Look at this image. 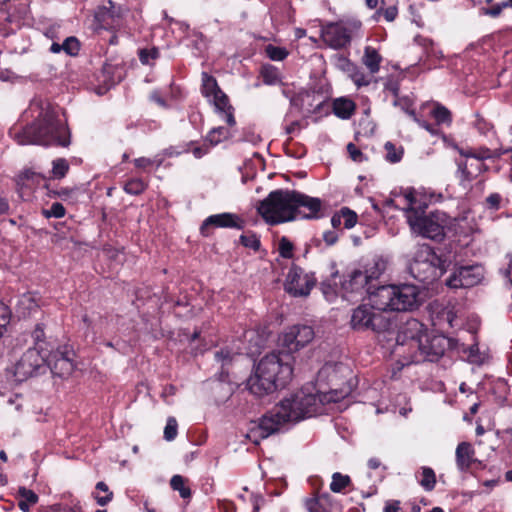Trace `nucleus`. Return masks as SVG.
Returning <instances> with one entry per match:
<instances>
[{"label":"nucleus","instance_id":"nucleus-1","mask_svg":"<svg viewBox=\"0 0 512 512\" xmlns=\"http://www.w3.org/2000/svg\"><path fill=\"white\" fill-rule=\"evenodd\" d=\"M325 400V395L301 389L284 398L265 414L259 425L250 431L248 437L258 444V438L265 439L269 437L279 431L286 423H296L321 413Z\"/></svg>","mask_w":512,"mask_h":512},{"label":"nucleus","instance_id":"nucleus-2","mask_svg":"<svg viewBox=\"0 0 512 512\" xmlns=\"http://www.w3.org/2000/svg\"><path fill=\"white\" fill-rule=\"evenodd\" d=\"M403 200V212L412 233L438 242L445 238L453 224L447 213L440 210L426 213V199L413 189L405 190Z\"/></svg>","mask_w":512,"mask_h":512},{"label":"nucleus","instance_id":"nucleus-3","mask_svg":"<svg viewBox=\"0 0 512 512\" xmlns=\"http://www.w3.org/2000/svg\"><path fill=\"white\" fill-rule=\"evenodd\" d=\"M37 119L16 134V140L21 145L37 144L43 146L70 145V131L65 121L60 118V110L49 102L40 106Z\"/></svg>","mask_w":512,"mask_h":512},{"label":"nucleus","instance_id":"nucleus-4","mask_svg":"<svg viewBox=\"0 0 512 512\" xmlns=\"http://www.w3.org/2000/svg\"><path fill=\"white\" fill-rule=\"evenodd\" d=\"M385 269L386 262L383 259L375 258L366 263L363 268L354 269L344 275L340 280L338 290L333 287L337 286L335 282L336 274L333 275L331 280L322 283L323 293L329 301L337 294L348 301L362 299L366 295H369L371 300V294L374 292L372 289L375 287L374 282L379 279Z\"/></svg>","mask_w":512,"mask_h":512},{"label":"nucleus","instance_id":"nucleus-5","mask_svg":"<svg viewBox=\"0 0 512 512\" xmlns=\"http://www.w3.org/2000/svg\"><path fill=\"white\" fill-rule=\"evenodd\" d=\"M292 361L293 357L282 350L264 356L247 380L250 392L263 396L285 387L292 378Z\"/></svg>","mask_w":512,"mask_h":512},{"label":"nucleus","instance_id":"nucleus-6","mask_svg":"<svg viewBox=\"0 0 512 512\" xmlns=\"http://www.w3.org/2000/svg\"><path fill=\"white\" fill-rule=\"evenodd\" d=\"M371 303L378 311L408 312L421 305V291L413 284H391L376 288Z\"/></svg>","mask_w":512,"mask_h":512},{"label":"nucleus","instance_id":"nucleus-7","mask_svg":"<svg viewBox=\"0 0 512 512\" xmlns=\"http://www.w3.org/2000/svg\"><path fill=\"white\" fill-rule=\"evenodd\" d=\"M294 199V190H274L259 202L257 211L270 225L292 221L296 218Z\"/></svg>","mask_w":512,"mask_h":512},{"label":"nucleus","instance_id":"nucleus-8","mask_svg":"<svg viewBox=\"0 0 512 512\" xmlns=\"http://www.w3.org/2000/svg\"><path fill=\"white\" fill-rule=\"evenodd\" d=\"M444 261L427 244L420 245L409 264L410 275L422 283H431L445 272Z\"/></svg>","mask_w":512,"mask_h":512},{"label":"nucleus","instance_id":"nucleus-9","mask_svg":"<svg viewBox=\"0 0 512 512\" xmlns=\"http://www.w3.org/2000/svg\"><path fill=\"white\" fill-rule=\"evenodd\" d=\"M377 308L371 303L361 304L352 310L350 325L355 331L371 330L376 333L386 332L396 327L395 322L383 311L375 312Z\"/></svg>","mask_w":512,"mask_h":512},{"label":"nucleus","instance_id":"nucleus-10","mask_svg":"<svg viewBox=\"0 0 512 512\" xmlns=\"http://www.w3.org/2000/svg\"><path fill=\"white\" fill-rule=\"evenodd\" d=\"M361 26V22L356 19L330 22L322 27L321 38L329 47L341 49L350 44L352 36Z\"/></svg>","mask_w":512,"mask_h":512},{"label":"nucleus","instance_id":"nucleus-11","mask_svg":"<svg viewBox=\"0 0 512 512\" xmlns=\"http://www.w3.org/2000/svg\"><path fill=\"white\" fill-rule=\"evenodd\" d=\"M449 340L443 335L425 334L422 340L414 342V351L411 353V362L437 361L448 347Z\"/></svg>","mask_w":512,"mask_h":512},{"label":"nucleus","instance_id":"nucleus-12","mask_svg":"<svg viewBox=\"0 0 512 512\" xmlns=\"http://www.w3.org/2000/svg\"><path fill=\"white\" fill-rule=\"evenodd\" d=\"M202 94L213 102L216 110L223 114V119L229 126L236 124L233 107L227 95L219 88L216 79L205 72L202 73Z\"/></svg>","mask_w":512,"mask_h":512},{"label":"nucleus","instance_id":"nucleus-13","mask_svg":"<svg viewBox=\"0 0 512 512\" xmlns=\"http://www.w3.org/2000/svg\"><path fill=\"white\" fill-rule=\"evenodd\" d=\"M46 361L47 352L39 348H29L16 363L14 375L17 380L24 381L29 377L37 375L41 370H45Z\"/></svg>","mask_w":512,"mask_h":512},{"label":"nucleus","instance_id":"nucleus-14","mask_svg":"<svg viewBox=\"0 0 512 512\" xmlns=\"http://www.w3.org/2000/svg\"><path fill=\"white\" fill-rule=\"evenodd\" d=\"M314 338V331L308 325H293L289 327L279 338L282 351L291 355L300 348L306 346Z\"/></svg>","mask_w":512,"mask_h":512},{"label":"nucleus","instance_id":"nucleus-15","mask_svg":"<svg viewBox=\"0 0 512 512\" xmlns=\"http://www.w3.org/2000/svg\"><path fill=\"white\" fill-rule=\"evenodd\" d=\"M315 285V279L312 275L305 273L304 270L293 265L285 279V291L294 297L309 295Z\"/></svg>","mask_w":512,"mask_h":512},{"label":"nucleus","instance_id":"nucleus-16","mask_svg":"<svg viewBox=\"0 0 512 512\" xmlns=\"http://www.w3.org/2000/svg\"><path fill=\"white\" fill-rule=\"evenodd\" d=\"M484 278V268L481 265L457 267L447 278L446 285L453 289L469 288L479 284Z\"/></svg>","mask_w":512,"mask_h":512},{"label":"nucleus","instance_id":"nucleus-17","mask_svg":"<svg viewBox=\"0 0 512 512\" xmlns=\"http://www.w3.org/2000/svg\"><path fill=\"white\" fill-rule=\"evenodd\" d=\"M74 353L66 347L49 351L47 354L46 366H48L53 375L64 378L72 374L75 365L73 361Z\"/></svg>","mask_w":512,"mask_h":512},{"label":"nucleus","instance_id":"nucleus-18","mask_svg":"<svg viewBox=\"0 0 512 512\" xmlns=\"http://www.w3.org/2000/svg\"><path fill=\"white\" fill-rule=\"evenodd\" d=\"M425 334L424 325L417 319L411 318L401 326L396 342L401 347L408 346L410 353H412L416 348L414 347V342L422 340Z\"/></svg>","mask_w":512,"mask_h":512},{"label":"nucleus","instance_id":"nucleus-19","mask_svg":"<svg viewBox=\"0 0 512 512\" xmlns=\"http://www.w3.org/2000/svg\"><path fill=\"white\" fill-rule=\"evenodd\" d=\"M295 215L305 219H315L320 215L322 201L294 190Z\"/></svg>","mask_w":512,"mask_h":512},{"label":"nucleus","instance_id":"nucleus-20","mask_svg":"<svg viewBox=\"0 0 512 512\" xmlns=\"http://www.w3.org/2000/svg\"><path fill=\"white\" fill-rule=\"evenodd\" d=\"M217 228H236L242 229L244 227V221L234 213H220L214 214L207 217L202 223L200 230L205 236L208 235L207 229L210 227Z\"/></svg>","mask_w":512,"mask_h":512},{"label":"nucleus","instance_id":"nucleus-21","mask_svg":"<svg viewBox=\"0 0 512 512\" xmlns=\"http://www.w3.org/2000/svg\"><path fill=\"white\" fill-rule=\"evenodd\" d=\"M456 466L460 472H468L473 464L481 462L475 457V449L469 442H461L455 451Z\"/></svg>","mask_w":512,"mask_h":512},{"label":"nucleus","instance_id":"nucleus-22","mask_svg":"<svg viewBox=\"0 0 512 512\" xmlns=\"http://www.w3.org/2000/svg\"><path fill=\"white\" fill-rule=\"evenodd\" d=\"M110 7H99L95 13V20L102 29L110 30L119 26V14L114 11V5L109 1Z\"/></svg>","mask_w":512,"mask_h":512},{"label":"nucleus","instance_id":"nucleus-23","mask_svg":"<svg viewBox=\"0 0 512 512\" xmlns=\"http://www.w3.org/2000/svg\"><path fill=\"white\" fill-rule=\"evenodd\" d=\"M334 504L333 498L328 493H317L305 500L308 512H332Z\"/></svg>","mask_w":512,"mask_h":512},{"label":"nucleus","instance_id":"nucleus-24","mask_svg":"<svg viewBox=\"0 0 512 512\" xmlns=\"http://www.w3.org/2000/svg\"><path fill=\"white\" fill-rule=\"evenodd\" d=\"M39 175L31 170H26L18 175L16 179L17 190L23 200H28L34 184L38 183Z\"/></svg>","mask_w":512,"mask_h":512},{"label":"nucleus","instance_id":"nucleus-25","mask_svg":"<svg viewBox=\"0 0 512 512\" xmlns=\"http://www.w3.org/2000/svg\"><path fill=\"white\" fill-rule=\"evenodd\" d=\"M36 308H38V299L33 293H24L18 297L16 302V311L21 316H28Z\"/></svg>","mask_w":512,"mask_h":512},{"label":"nucleus","instance_id":"nucleus-26","mask_svg":"<svg viewBox=\"0 0 512 512\" xmlns=\"http://www.w3.org/2000/svg\"><path fill=\"white\" fill-rule=\"evenodd\" d=\"M457 167V174L461 181H471L480 173L482 163L476 162L475 165L471 163L469 167L467 161L459 160Z\"/></svg>","mask_w":512,"mask_h":512},{"label":"nucleus","instance_id":"nucleus-27","mask_svg":"<svg viewBox=\"0 0 512 512\" xmlns=\"http://www.w3.org/2000/svg\"><path fill=\"white\" fill-rule=\"evenodd\" d=\"M333 112L341 119H349L355 112V103L346 98H338L333 102Z\"/></svg>","mask_w":512,"mask_h":512},{"label":"nucleus","instance_id":"nucleus-28","mask_svg":"<svg viewBox=\"0 0 512 512\" xmlns=\"http://www.w3.org/2000/svg\"><path fill=\"white\" fill-rule=\"evenodd\" d=\"M362 61L371 74H375L380 69L382 57L375 48L367 46L364 50Z\"/></svg>","mask_w":512,"mask_h":512},{"label":"nucleus","instance_id":"nucleus-29","mask_svg":"<svg viewBox=\"0 0 512 512\" xmlns=\"http://www.w3.org/2000/svg\"><path fill=\"white\" fill-rule=\"evenodd\" d=\"M260 76L266 85H278L282 82L279 69L271 64L262 65Z\"/></svg>","mask_w":512,"mask_h":512},{"label":"nucleus","instance_id":"nucleus-30","mask_svg":"<svg viewBox=\"0 0 512 512\" xmlns=\"http://www.w3.org/2000/svg\"><path fill=\"white\" fill-rule=\"evenodd\" d=\"M18 495L20 497L18 506L23 512H29L30 506L36 504L38 501L37 494L25 487H20L18 489Z\"/></svg>","mask_w":512,"mask_h":512},{"label":"nucleus","instance_id":"nucleus-31","mask_svg":"<svg viewBox=\"0 0 512 512\" xmlns=\"http://www.w3.org/2000/svg\"><path fill=\"white\" fill-rule=\"evenodd\" d=\"M231 136L232 134L229 129L225 127H215L207 133L205 142H208L209 146H216L222 141L229 139Z\"/></svg>","mask_w":512,"mask_h":512},{"label":"nucleus","instance_id":"nucleus-32","mask_svg":"<svg viewBox=\"0 0 512 512\" xmlns=\"http://www.w3.org/2000/svg\"><path fill=\"white\" fill-rule=\"evenodd\" d=\"M419 484L426 491H432L436 484V475L432 468L422 467L420 472Z\"/></svg>","mask_w":512,"mask_h":512},{"label":"nucleus","instance_id":"nucleus-33","mask_svg":"<svg viewBox=\"0 0 512 512\" xmlns=\"http://www.w3.org/2000/svg\"><path fill=\"white\" fill-rule=\"evenodd\" d=\"M186 479L181 475H174L170 480L173 490L178 491L183 499L190 498L191 490L185 485Z\"/></svg>","mask_w":512,"mask_h":512},{"label":"nucleus","instance_id":"nucleus-34","mask_svg":"<svg viewBox=\"0 0 512 512\" xmlns=\"http://www.w3.org/2000/svg\"><path fill=\"white\" fill-rule=\"evenodd\" d=\"M32 337L34 340V347L33 348H39L42 351L49 352V344L45 341V332H44V326L43 324H37L33 333Z\"/></svg>","mask_w":512,"mask_h":512},{"label":"nucleus","instance_id":"nucleus-35","mask_svg":"<svg viewBox=\"0 0 512 512\" xmlns=\"http://www.w3.org/2000/svg\"><path fill=\"white\" fill-rule=\"evenodd\" d=\"M350 482L351 479L348 475H343L339 472H336L332 475L330 489L335 493H340L350 484Z\"/></svg>","mask_w":512,"mask_h":512},{"label":"nucleus","instance_id":"nucleus-36","mask_svg":"<svg viewBox=\"0 0 512 512\" xmlns=\"http://www.w3.org/2000/svg\"><path fill=\"white\" fill-rule=\"evenodd\" d=\"M69 171V163L64 158H57L52 162V175L55 179H62Z\"/></svg>","mask_w":512,"mask_h":512},{"label":"nucleus","instance_id":"nucleus-37","mask_svg":"<svg viewBox=\"0 0 512 512\" xmlns=\"http://www.w3.org/2000/svg\"><path fill=\"white\" fill-rule=\"evenodd\" d=\"M386 150L385 159L390 163H397L403 157V148L396 147L392 142H386L384 145Z\"/></svg>","mask_w":512,"mask_h":512},{"label":"nucleus","instance_id":"nucleus-38","mask_svg":"<svg viewBox=\"0 0 512 512\" xmlns=\"http://www.w3.org/2000/svg\"><path fill=\"white\" fill-rule=\"evenodd\" d=\"M147 187V184L139 178L130 179L124 185V190L126 193L131 195H139L141 194Z\"/></svg>","mask_w":512,"mask_h":512},{"label":"nucleus","instance_id":"nucleus-39","mask_svg":"<svg viewBox=\"0 0 512 512\" xmlns=\"http://www.w3.org/2000/svg\"><path fill=\"white\" fill-rule=\"evenodd\" d=\"M340 216L342 217L343 226L345 229L353 228L358 220L357 214L349 209L348 207H343L339 210Z\"/></svg>","mask_w":512,"mask_h":512},{"label":"nucleus","instance_id":"nucleus-40","mask_svg":"<svg viewBox=\"0 0 512 512\" xmlns=\"http://www.w3.org/2000/svg\"><path fill=\"white\" fill-rule=\"evenodd\" d=\"M431 114L435 118L437 123H450L451 122L450 111L442 105L437 104L431 111Z\"/></svg>","mask_w":512,"mask_h":512},{"label":"nucleus","instance_id":"nucleus-41","mask_svg":"<svg viewBox=\"0 0 512 512\" xmlns=\"http://www.w3.org/2000/svg\"><path fill=\"white\" fill-rule=\"evenodd\" d=\"M237 355V352H233L229 348H222L215 353V359L224 367L230 364Z\"/></svg>","mask_w":512,"mask_h":512},{"label":"nucleus","instance_id":"nucleus-42","mask_svg":"<svg viewBox=\"0 0 512 512\" xmlns=\"http://www.w3.org/2000/svg\"><path fill=\"white\" fill-rule=\"evenodd\" d=\"M65 212H66V210H65L64 206L59 202H55L51 205V207L49 209H43L42 215L47 219L62 218V217H64Z\"/></svg>","mask_w":512,"mask_h":512},{"label":"nucleus","instance_id":"nucleus-43","mask_svg":"<svg viewBox=\"0 0 512 512\" xmlns=\"http://www.w3.org/2000/svg\"><path fill=\"white\" fill-rule=\"evenodd\" d=\"M62 48L65 53L70 56H76L80 50V42L76 37H68L62 43Z\"/></svg>","mask_w":512,"mask_h":512},{"label":"nucleus","instance_id":"nucleus-44","mask_svg":"<svg viewBox=\"0 0 512 512\" xmlns=\"http://www.w3.org/2000/svg\"><path fill=\"white\" fill-rule=\"evenodd\" d=\"M96 489L105 493V496H95L97 503L100 506L107 505L113 498V492L109 491L108 486L102 481L96 484Z\"/></svg>","mask_w":512,"mask_h":512},{"label":"nucleus","instance_id":"nucleus-45","mask_svg":"<svg viewBox=\"0 0 512 512\" xmlns=\"http://www.w3.org/2000/svg\"><path fill=\"white\" fill-rule=\"evenodd\" d=\"M266 54L273 61H282L288 56V52L285 48L273 45L266 47Z\"/></svg>","mask_w":512,"mask_h":512},{"label":"nucleus","instance_id":"nucleus-46","mask_svg":"<svg viewBox=\"0 0 512 512\" xmlns=\"http://www.w3.org/2000/svg\"><path fill=\"white\" fill-rule=\"evenodd\" d=\"M240 242L243 246L251 248L254 251H258L260 249V240L258 236L254 233L241 235Z\"/></svg>","mask_w":512,"mask_h":512},{"label":"nucleus","instance_id":"nucleus-47","mask_svg":"<svg viewBox=\"0 0 512 512\" xmlns=\"http://www.w3.org/2000/svg\"><path fill=\"white\" fill-rule=\"evenodd\" d=\"M138 56L143 65H149L150 60H155L159 57V50L155 47L151 49H140Z\"/></svg>","mask_w":512,"mask_h":512},{"label":"nucleus","instance_id":"nucleus-48","mask_svg":"<svg viewBox=\"0 0 512 512\" xmlns=\"http://www.w3.org/2000/svg\"><path fill=\"white\" fill-rule=\"evenodd\" d=\"M177 421L175 418L170 417L167 420L166 426L164 428V438L167 441H172L177 436Z\"/></svg>","mask_w":512,"mask_h":512},{"label":"nucleus","instance_id":"nucleus-49","mask_svg":"<svg viewBox=\"0 0 512 512\" xmlns=\"http://www.w3.org/2000/svg\"><path fill=\"white\" fill-rule=\"evenodd\" d=\"M279 253L286 259L293 256V244L286 237H282L279 241Z\"/></svg>","mask_w":512,"mask_h":512},{"label":"nucleus","instance_id":"nucleus-50","mask_svg":"<svg viewBox=\"0 0 512 512\" xmlns=\"http://www.w3.org/2000/svg\"><path fill=\"white\" fill-rule=\"evenodd\" d=\"M381 14L388 22H392L397 17L398 9L396 6H389L385 9H380L375 13L374 18L378 19V16H380Z\"/></svg>","mask_w":512,"mask_h":512},{"label":"nucleus","instance_id":"nucleus-51","mask_svg":"<svg viewBox=\"0 0 512 512\" xmlns=\"http://www.w3.org/2000/svg\"><path fill=\"white\" fill-rule=\"evenodd\" d=\"M502 197L498 193H492L486 198V205L491 210H498L500 208Z\"/></svg>","mask_w":512,"mask_h":512},{"label":"nucleus","instance_id":"nucleus-52","mask_svg":"<svg viewBox=\"0 0 512 512\" xmlns=\"http://www.w3.org/2000/svg\"><path fill=\"white\" fill-rule=\"evenodd\" d=\"M347 151L353 161L362 162L364 160L363 153L356 147L355 144L349 143L347 145Z\"/></svg>","mask_w":512,"mask_h":512},{"label":"nucleus","instance_id":"nucleus-53","mask_svg":"<svg viewBox=\"0 0 512 512\" xmlns=\"http://www.w3.org/2000/svg\"><path fill=\"white\" fill-rule=\"evenodd\" d=\"M408 115H409V116H411V117H412V119H413L416 123H418V125H419V126H421L422 128H424L425 130H427V131H428V132H430L431 134H435V133H436V128H435L433 125H431V124L427 123L426 121H424V120H420V119L417 117V115H416L415 111H409V112H408Z\"/></svg>","mask_w":512,"mask_h":512},{"label":"nucleus","instance_id":"nucleus-54","mask_svg":"<svg viewBox=\"0 0 512 512\" xmlns=\"http://www.w3.org/2000/svg\"><path fill=\"white\" fill-rule=\"evenodd\" d=\"M74 189L70 188H60L59 190H52L48 192V195H53L60 197L63 200H67L71 197L72 194H74Z\"/></svg>","mask_w":512,"mask_h":512},{"label":"nucleus","instance_id":"nucleus-55","mask_svg":"<svg viewBox=\"0 0 512 512\" xmlns=\"http://www.w3.org/2000/svg\"><path fill=\"white\" fill-rule=\"evenodd\" d=\"M352 80L357 86H367L370 83V80L360 71H355L352 74Z\"/></svg>","mask_w":512,"mask_h":512},{"label":"nucleus","instance_id":"nucleus-56","mask_svg":"<svg viewBox=\"0 0 512 512\" xmlns=\"http://www.w3.org/2000/svg\"><path fill=\"white\" fill-rule=\"evenodd\" d=\"M502 10L501 7H499L498 4H495L494 6L490 8H481V13L493 18L498 17L501 14Z\"/></svg>","mask_w":512,"mask_h":512},{"label":"nucleus","instance_id":"nucleus-57","mask_svg":"<svg viewBox=\"0 0 512 512\" xmlns=\"http://www.w3.org/2000/svg\"><path fill=\"white\" fill-rule=\"evenodd\" d=\"M472 158L476 159L477 162L481 163L482 160L491 158V152L489 149H480L473 151Z\"/></svg>","mask_w":512,"mask_h":512},{"label":"nucleus","instance_id":"nucleus-58","mask_svg":"<svg viewBox=\"0 0 512 512\" xmlns=\"http://www.w3.org/2000/svg\"><path fill=\"white\" fill-rule=\"evenodd\" d=\"M339 238V235L335 231H326L323 233V240L329 246L334 245Z\"/></svg>","mask_w":512,"mask_h":512},{"label":"nucleus","instance_id":"nucleus-59","mask_svg":"<svg viewBox=\"0 0 512 512\" xmlns=\"http://www.w3.org/2000/svg\"><path fill=\"white\" fill-rule=\"evenodd\" d=\"M383 512H402L400 507V501L391 500L386 502Z\"/></svg>","mask_w":512,"mask_h":512},{"label":"nucleus","instance_id":"nucleus-60","mask_svg":"<svg viewBox=\"0 0 512 512\" xmlns=\"http://www.w3.org/2000/svg\"><path fill=\"white\" fill-rule=\"evenodd\" d=\"M209 147L210 146H207L206 144L203 146L195 147L193 148L192 153L196 158H201L208 153Z\"/></svg>","mask_w":512,"mask_h":512},{"label":"nucleus","instance_id":"nucleus-61","mask_svg":"<svg viewBox=\"0 0 512 512\" xmlns=\"http://www.w3.org/2000/svg\"><path fill=\"white\" fill-rule=\"evenodd\" d=\"M394 105L395 106H399L401 109H403L404 111H406V113L408 114L409 111H411L409 109V107L411 106V103L408 99L404 98V99H397L394 101Z\"/></svg>","mask_w":512,"mask_h":512},{"label":"nucleus","instance_id":"nucleus-62","mask_svg":"<svg viewBox=\"0 0 512 512\" xmlns=\"http://www.w3.org/2000/svg\"><path fill=\"white\" fill-rule=\"evenodd\" d=\"M135 166L138 168H146L152 165V160L145 157H140L134 160Z\"/></svg>","mask_w":512,"mask_h":512},{"label":"nucleus","instance_id":"nucleus-63","mask_svg":"<svg viewBox=\"0 0 512 512\" xmlns=\"http://www.w3.org/2000/svg\"><path fill=\"white\" fill-rule=\"evenodd\" d=\"M343 224L342 217L340 216V212L335 213L331 218V225L334 229H339Z\"/></svg>","mask_w":512,"mask_h":512},{"label":"nucleus","instance_id":"nucleus-64","mask_svg":"<svg viewBox=\"0 0 512 512\" xmlns=\"http://www.w3.org/2000/svg\"><path fill=\"white\" fill-rule=\"evenodd\" d=\"M150 99L157 103L159 106L166 107V101L160 96V94L157 91L151 93Z\"/></svg>","mask_w":512,"mask_h":512}]
</instances>
